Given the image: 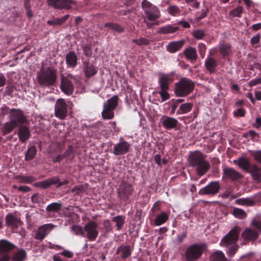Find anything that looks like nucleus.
<instances>
[{
    "mask_svg": "<svg viewBox=\"0 0 261 261\" xmlns=\"http://www.w3.org/2000/svg\"><path fill=\"white\" fill-rule=\"evenodd\" d=\"M10 120L17 126L25 123L27 121L22 112L19 110H11L10 114Z\"/></svg>",
    "mask_w": 261,
    "mask_h": 261,
    "instance_id": "nucleus-16",
    "label": "nucleus"
},
{
    "mask_svg": "<svg viewBox=\"0 0 261 261\" xmlns=\"http://www.w3.org/2000/svg\"><path fill=\"white\" fill-rule=\"evenodd\" d=\"M118 196L121 200L126 201L132 195L133 188L132 185L126 182H122L118 188Z\"/></svg>",
    "mask_w": 261,
    "mask_h": 261,
    "instance_id": "nucleus-11",
    "label": "nucleus"
},
{
    "mask_svg": "<svg viewBox=\"0 0 261 261\" xmlns=\"http://www.w3.org/2000/svg\"><path fill=\"white\" fill-rule=\"evenodd\" d=\"M240 229L236 227L231 229L225 235L220 242V245L227 247L230 245H234L239 239Z\"/></svg>",
    "mask_w": 261,
    "mask_h": 261,
    "instance_id": "nucleus-8",
    "label": "nucleus"
},
{
    "mask_svg": "<svg viewBox=\"0 0 261 261\" xmlns=\"http://www.w3.org/2000/svg\"><path fill=\"white\" fill-rule=\"evenodd\" d=\"M15 248H16L15 245L6 240L0 241V249L4 252H9Z\"/></svg>",
    "mask_w": 261,
    "mask_h": 261,
    "instance_id": "nucleus-30",
    "label": "nucleus"
},
{
    "mask_svg": "<svg viewBox=\"0 0 261 261\" xmlns=\"http://www.w3.org/2000/svg\"><path fill=\"white\" fill-rule=\"evenodd\" d=\"M179 28L178 27H174L170 24H168L163 27H160L157 31L158 34H172L178 31Z\"/></svg>",
    "mask_w": 261,
    "mask_h": 261,
    "instance_id": "nucleus-24",
    "label": "nucleus"
},
{
    "mask_svg": "<svg viewBox=\"0 0 261 261\" xmlns=\"http://www.w3.org/2000/svg\"><path fill=\"white\" fill-rule=\"evenodd\" d=\"M37 152L36 147L32 146L29 147L27 150L25 155V160L27 161H31L35 156Z\"/></svg>",
    "mask_w": 261,
    "mask_h": 261,
    "instance_id": "nucleus-42",
    "label": "nucleus"
},
{
    "mask_svg": "<svg viewBox=\"0 0 261 261\" xmlns=\"http://www.w3.org/2000/svg\"><path fill=\"white\" fill-rule=\"evenodd\" d=\"M84 188L82 186L74 187L71 190L72 192L75 193L77 195H79L80 193L84 192Z\"/></svg>",
    "mask_w": 261,
    "mask_h": 261,
    "instance_id": "nucleus-58",
    "label": "nucleus"
},
{
    "mask_svg": "<svg viewBox=\"0 0 261 261\" xmlns=\"http://www.w3.org/2000/svg\"><path fill=\"white\" fill-rule=\"evenodd\" d=\"M210 261H227V260L222 251H217L211 255Z\"/></svg>",
    "mask_w": 261,
    "mask_h": 261,
    "instance_id": "nucleus-33",
    "label": "nucleus"
},
{
    "mask_svg": "<svg viewBox=\"0 0 261 261\" xmlns=\"http://www.w3.org/2000/svg\"><path fill=\"white\" fill-rule=\"evenodd\" d=\"M16 126H17L10 120L9 122H6L4 124L2 128V132L4 135H6L11 133Z\"/></svg>",
    "mask_w": 261,
    "mask_h": 261,
    "instance_id": "nucleus-41",
    "label": "nucleus"
},
{
    "mask_svg": "<svg viewBox=\"0 0 261 261\" xmlns=\"http://www.w3.org/2000/svg\"><path fill=\"white\" fill-rule=\"evenodd\" d=\"M220 189V184L218 181H212L205 187L201 189L198 194L201 195L217 194Z\"/></svg>",
    "mask_w": 261,
    "mask_h": 261,
    "instance_id": "nucleus-13",
    "label": "nucleus"
},
{
    "mask_svg": "<svg viewBox=\"0 0 261 261\" xmlns=\"http://www.w3.org/2000/svg\"><path fill=\"white\" fill-rule=\"evenodd\" d=\"M185 43L183 40L170 42L166 47L167 50L171 53H174L179 50Z\"/></svg>",
    "mask_w": 261,
    "mask_h": 261,
    "instance_id": "nucleus-21",
    "label": "nucleus"
},
{
    "mask_svg": "<svg viewBox=\"0 0 261 261\" xmlns=\"http://www.w3.org/2000/svg\"><path fill=\"white\" fill-rule=\"evenodd\" d=\"M77 57L74 52H69L67 54L66 61L67 65L71 67H74L77 64Z\"/></svg>",
    "mask_w": 261,
    "mask_h": 261,
    "instance_id": "nucleus-29",
    "label": "nucleus"
},
{
    "mask_svg": "<svg viewBox=\"0 0 261 261\" xmlns=\"http://www.w3.org/2000/svg\"><path fill=\"white\" fill-rule=\"evenodd\" d=\"M69 17V14H67L61 18H56L47 21V23L51 25H61L64 23Z\"/></svg>",
    "mask_w": 261,
    "mask_h": 261,
    "instance_id": "nucleus-37",
    "label": "nucleus"
},
{
    "mask_svg": "<svg viewBox=\"0 0 261 261\" xmlns=\"http://www.w3.org/2000/svg\"><path fill=\"white\" fill-rule=\"evenodd\" d=\"M261 84V77L256 78L250 81L249 83V86L250 87Z\"/></svg>",
    "mask_w": 261,
    "mask_h": 261,
    "instance_id": "nucleus-60",
    "label": "nucleus"
},
{
    "mask_svg": "<svg viewBox=\"0 0 261 261\" xmlns=\"http://www.w3.org/2000/svg\"><path fill=\"white\" fill-rule=\"evenodd\" d=\"M68 183V181L67 180L60 182L59 178L56 176L38 182L36 183V185L43 189H46L53 185H57V187H60L63 185H67Z\"/></svg>",
    "mask_w": 261,
    "mask_h": 261,
    "instance_id": "nucleus-14",
    "label": "nucleus"
},
{
    "mask_svg": "<svg viewBox=\"0 0 261 261\" xmlns=\"http://www.w3.org/2000/svg\"><path fill=\"white\" fill-rule=\"evenodd\" d=\"M260 40V36L259 35L254 36L251 39V43L252 44H255L259 42Z\"/></svg>",
    "mask_w": 261,
    "mask_h": 261,
    "instance_id": "nucleus-62",
    "label": "nucleus"
},
{
    "mask_svg": "<svg viewBox=\"0 0 261 261\" xmlns=\"http://www.w3.org/2000/svg\"><path fill=\"white\" fill-rule=\"evenodd\" d=\"M37 79L39 84L41 86L50 87L54 86L56 84L57 79L56 70L49 68L46 69H42L38 72Z\"/></svg>",
    "mask_w": 261,
    "mask_h": 261,
    "instance_id": "nucleus-2",
    "label": "nucleus"
},
{
    "mask_svg": "<svg viewBox=\"0 0 261 261\" xmlns=\"http://www.w3.org/2000/svg\"><path fill=\"white\" fill-rule=\"evenodd\" d=\"M188 160L192 167H197L196 172L200 176L205 174L211 168L210 163L205 160V155L199 151L192 152Z\"/></svg>",
    "mask_w": 261,
    "mask_h": 261,
    "instance_id": "nucleus-1",
    "label": "nucleus"
},
{
    "mask_svg": "<svg viewBox=\"0 0 261 261\" xmlns=\"http://www.w3.org/2000/svg\"><path fill=\"white\" fill-rule=\"evenodd\" d=\"M133 42L137 44V45H147L149 44V41L145 38L141 37L139 39H133Z\"/></svg>",
    "mask_w": 261,
    "mask_h": 261,
    "instance_id": "nucleus-48",
    "label": "nucleus"
},
{
    "mask_svg": "<svg viewBox=\"0 0 261 261\" xmlns=\"http://www.w3.org/2000/svg\"><path fill=\"white\" fill-rule=\"evenodd\" d=\"M62 207V204L59 202H53L48 205L46 208V211L48 212H55L60 210Z\"/></svg>",
    "mask_w": 261,
    "mask_h": 261,
    "instance_id": "nucleus-44",
    "label": "nucleus"
},
{
    "mask_svg": "<svg viewBox=\"0 0 261 261\" xmlns=\"http://www.w3.org/2000/svg\"><path fill=\"white\" fill-rule=\"evenodd\" d=\"M98 225L97 223L94 221L88 222L84 227V237H86L89 241H94L98 236V230L97 229Z\"/></svg>",
    "mask_w": 261,
    "mask_h": 261,
    "instance_id": "nucleus-9",
    "label": "nucleus"
},
{
    "mask_svg": "<svg viewBox=\"0 0 261 261\" xmlns=\"http://www.w3.org/2000/svg\"><path fill=\"white\" fill-rule=\"evenodd\" d=\"M41 198L38 193L34 194L31 197L32 202L35 204H39Z\"/></svg>",
    "mask_w": 261,
    "mask_h": 261,
    "instance_id": "nucleus-52",
    "label": "nucleus"
},
{
    "mask_svg": "<svg viewBox=\"0 0 261 261\" xmlns=\"http://www.w3.org/2000/svg\"><path fill=\"white\" fill-rule=\"evenodd\" d=\"M252 156L255 161L261 163V150L254 151L252 153Z\"/></svg>",
    "mask_w": 261,
    "mask_h": 261,
    "instance_id": "nucleus-53",
    "label": "nucleus"
},
{
    "mask_svg": "<svg viewBox=\"0 0 261 261\" xmlns=\"http://www.w3.org/2000/svg\"><path fill=\"white\" fill-rule=\"evenodd\" d=\"M120 142L114 146L113 153L115 155H123L129 151L130 144L124 141L122 137L120 138Z\"/></svg>",
    "mask_w": 261,
    "mask_h": 261,
    "instance_id": "nucleus-15",
    "label": "nucleus"
},
{
    "mask_svg": "<svg viewBox=\"0 0 261 261\" xmlns=\"http://www.w3.org/2000/svg\"><path fill=\"white\" fill-rule=\"evenodd\" d=\"M142 8L148 20H155L160 17L159 8L147 0H143L141 3Z\"/></svg>",
    "mask_w": 261,
    "mask_h": 261,
    "instance_id": "nucleus-6",
    "label": "nucleus"
},
{
    "mask_svg": "<svg viewBox=\"0 0 261 261\" xmlns=\"http://www.w3.org/2000/svg\"><path fill=\"white\" fill-rule=\"evenodd\" d=\"M118 97L114 95L103 103V108L101 112V116L103 119H111L114 117L113 112L118 106Z\"/></svg>",
    "mask_w": 261,
    "mask_h": 261,
    "instance_id": "nucleus-5",
    "label": "nucleus"
},
{
    "mask_svg": "<svg viewBox=\"0 0 261 261\" xmlns=\"http://www.w3.org/2000/svg\"><path fill=\"white\" fill-rule=\"evenodd\" d=\"M251 225L257 229L261 233V221L253 220Z\"/></svg>",
    "mask_w": 261,
    "mask_h": 261,
    "instance_id": "nucleus-59",
    "label": "nucleus"
},
{
    "mask_svg": "<svg viewBox=\"0 0 261 261\" xmlns=\"http://www.w3.org/2000/svg\"><path fill=\"white\" fill-rule=\"evenodd\" d=\"M258 233L255 230L250 228H246L242 233L241 237L246 241H253L258 238Z\"/></svg>",
    "mask_w": 261,
    "mask_h": 261,
    "instance_id": "nucleus-19",
    "label": "nucleus"
},
{
    "mask_svg": "<svg viewBox=\"0 0 261 261\" xmlns=\"http://www.w3.org/2000/svg\"><path fill=\"white\" fill-rule=\"evenodd\" d=\"M6 79L3 74L0 73V87L4 86L6 84Z\"/></svg>",
    "mask_w": 261,
    "mask_h": 261,
    "instance_id": "nucleus-64",
    "label": "nucleus"
},
{
    "mask_svg": "<svg viewBox=\"0 0 261 261\" xmlns=\"http://www.w3.org/2000/svg\"><path fill=\"white\" fill-rule=\"evenodd\" d=\"M193 35L197 39H201L204 36L205 33L203 30H197L193 32Z\"/></svg>",
    "mask_w": 261,
    "mask_h": 261,
    "instance_id": "nucleus-51",
    "label": "nucleus"
},
{
    "mask_svg": "<svg viewBox=\"0 0 261 261\" xmlns=\"http://www.w3.org/2000/svg\"><path fill=\"white\" fill-rule=\"evenodd\" d=\"M27 253L23 249H20L14 253L11 258V261H23L26 257Z\"/></svg>",
    "mask_w": 261,
    "mask_h": 261,
    "instance_id": "nucleus-34",
    "label": "nucleus"
},
{
    "mask_svg": "<svg viewBox=\"0 0 261 261\" xmlns=\"http://www.w3.org/2000/svg\"><path fill=\"white\" fill-rule=\"evenodd\" d=\"M223 177L228 178L232 181H237L242 178V175L234 169L225 167L223 169Z\"/></svg>",
    "mask_w": 261,
    "mask_h": 261,
    "instance_id": "nucleus-18",
    "label": "nucleus"
},
{
    "mask_svg": "<svg viewBox=\"0 0 261 261\" xmlns=\"http://www.w3.org/2000/svg\"><path fill=\"white\" fill-rule=\"evenodd\" d=\"M179 11V7L175 5L171 6L168 9L169 14L173 16L176 15Z\"/></svg>",
    "mask_w": 261,
    "mask_h": 261,
    "instance_id": "nucleus-50",
    "label": "nucleus"
},
{
    "mask_svg": "<svg viewBox=\"0 0 261 261\" xmlns=\"http://www.w3.org/2000/svg\"><path fill=\"white\" fill-rule=\"evenodd\" d=\"M172 82V77L168 74H161L159 78V84L161 89H169V85Z\"/></svg>",
    "mask_w": 261,
    "mask_h": 261,
    "instance_id": "nucleus-20",
    "label": "nucleus"
},
{
    "mask_svg": "<svg viewBox=\"0 0 261 261\" xmlns=\"http://www.w3.org/2000/svg\"><path fill=\"white\" fill-rule=\"evenodd\" d=\"M7 224L12 228H16L21 225L19 219L12 214L7 215L6 218Z\"/></svg>",
    "mask_w": 261,
    "mask_h": 261,
    "instance_id": "nucleus-26",
    "label": "nucleus"
},
{
    "mask_svg": "<svg viewBox=\"0 0 261 261\" xmlns=\"http://www.w3.org/2000/svg\"><path fill=\"white\" fill-rule=\"evenodd\" d=\"M233 216L239 219H244L247 217L246 213L242 209L234 208L232 211Z\"/></svg>",
    "mask_w": 261,
    "mask_h": 261,
    "instance_id": "nucleus-45",
    "label": "nucleus"
},
{
    "mask_svg": "<svg viewBox=\"0 0 261 261\" xmlns=\"http://www.w3.org/2000/svg\"><path fill=\"white\" fill-rule=\"evenodd\" d=\"M121 253V257L122 258H126L129 257L131 254V251L129 247L125 246H120L116 250V254Z\"/></svg>",
    "mask_w": 261,
    "mask_h": 261,
    "instance_id": "nucleus-35",
    "label": "nucleus"
},
{
    "mask_svg": "<svg viewBox=\"0 0 261 261\" xmlns=\"http://www.w3.org/2000/svg\"><path fill=\"white\" fill-rule=\"evenodd\" d=\"M178 121L175 118L166 117L162 121L163 126L166 129H171L177 126Z\"/></svg>",
    "mask_w": 261,
    "mask_h": 261,
    "instance_id": "nucleus-25",
    "label": "nucleus"
},
{
    "mask_svg": "<svg viewBox=\"0 0 261 261\" xmlns=\"http://www.w3.org/2000/svg\"><path fill=\"white\" fill-rule=\"evenodd\" d=\"M61 254L67 258H71L73 256L72 252L65 249L63 250Z\"/></svg>",
    "mask_w": 261,
    "mask_h": 261,
    "instance_id": "nucleus-61",
    "label": "nucleus"
},
{
    "mask_svg": "<svg viewBox=\"0 0 261 261\" xmlns=\"http://www.w3.org/2000/svg\"><path fill=\"white\" fill-rule=\"evenodd\" d=\"M168 218V215L166 213H162L156 217L154 222L155 225L156 226L161 225L165 223Z\"/></svg>",
    "mask_w": 261,
    "mask_h": 261,
    "instance_id": "nucleus-39",
    "label": "nucleus"
},
{
    "mask_svg": "<svg viewBox=\"0 0 261 261\" xmlns=\"http://www.w3.org/2000/svg\"><path fill=\"white\" fill-rule=\"evenodd\" d=\"M112 30H113L116 32L121 33H122L123 32H124V29L122 27H121L119 24L114 23Z\"/></svg>",
    "mask_w": 261,
    "mask_h": 261,
    "instance_id": "nucleus-55",
    "label": "nucleus"
},
{
    "mask_svg": "<svg viewBox=\"0 0 261 261\" xmlns=\"http://www.w3.org/2000/svg\"><path fill=\"white\" fill-rule=\"evenodd\" d=\"M187 4L191 5L192 7L198 8L199 7V3L197 0H185Z\"/></svg>",
    "mask_w": 261,
    "mask_h": 261,
    "instance_id": "nucleus-57",
    "label": "nucleus"
},
{
    "mask_svg": "<svg viewBox=\"0 0 261 261\" xmlns=\"http://www.w3.org/2000/svg\"><path fill=\"white\" fill-rule=\"evenodd\" d=\"M233 115L235 117H243L245 115V110L243 108H240L233 112Z\"/></svg>",
    "mask_w": 261,
    "mask_h": 261,
    "instance_id": "nucleus-56",
    "label": "nucleus"
},
{
    "mask_svg": "<svg viewBox=\"0 0 261 261\" xmlns=\"http://www.w3.org/2000/svg\"><path fill=\"white\" fill-rule=\"evenodd\" d=\"M71 231L75 235L84 236V230L80 225H74L71 228Z\"/></svg>",
    "mask_w": 261,
    "mask_h": 261,
    "instance_id": "nucleus-47",
    "label": "nucleus"
},
{
    "mask_svg": "<svg viewBox=\"0 0 261 261\" xmlns=\"http://www.w3.org/2000/svg\"><path fill=\"white\" fill-rule=\"evenodd\" d=\"M234 163H238V165L246 172H249L250 164L249 161L246 158H239L237 161L234 160Z\"/></svg>",
    "mask_w": 261,
    "mask_h": 261,
    "instance_id": "nucleus-27",
    "label": "nucleus"
},
{
    "mask_svg": "<svg viewBox=\"0 0 261 261\" xmlns=\"http://www.w3.org/2000/svg\"><path fill=\"white\" fill-rule=\"evenodd\" d=\"M60 89L61 91L67 95H71L74 91V86L73 84V81L75 80V77L69 74L67 76L61 74Z\"/></svg>",
    "mask_w": 261,
    "mask_h": 261,
    "instance_id": "nucleus-7",
    "label": "nucleus"
},
{
    "mask_svg": "<svg viewBox=\"0 0 261 261\" xmlns=\"http://www.w3.org/2000/svg\"><path fill=\"white\" fill-rule=\"evenodd\" d=\"M239 248V246L234 244L232 245V246L229 248V249L228 250L227 253L228 255L231 256L235 254L236 251Z\"/></svg>",
    "mask_w": 261,
    "mask_h": 261,
    "instance_id": "nucleus-54",
    "label": "nucleus"
},
{
    "mask_svg": "<svg viewBox=\"0 0 261 261\" xmlns=\"http://www.w3.org/2000/svg\"><path fill=\"white\" fill-rule=\"evenodd\" d=\"M168 90L169 89H161L158 92L163 101H166L170 98V95L168 92Z\"/></svg>",
    "mask_w": 261,
    "mask_h": 261,
    "instance_id": "nucleus-49",
    "label": "nucleus"
},
{
    "mask_svg": "<svg viewBox=\"0 0 261 261\" xmlns=\"http://www.w3.org/2000/svg\"><path fill=\"white\" fill-rule=\"evenodd\" d=\"M55 227V226L51 223L45 224L40 226L35 231L34 238L42 241Z\"/></svg>",
    "mask_w": 261,
    "mask_h": 261,
    "instance_id": "nucleus-12",
    "label": "nucleus"
},
{
    "mask_svg": "<svg viewBox=\"0 0 261 261\" xmlns=\"http://www.w3.org/2000/svg\"><path fill=\"white\" fill-rule=\"evenodd\" d=\"M186 58L192 61H195L197 58V51L195 48L190 47L185 49L183 52Z\"/></svg>",
    "mask_w": 261,
    "mask_h": 261,
    "instance_id": "nucleus-28",
    "label": "nucleus"
},
{
    "mask_svg": "<svg viewBox=\"0 0 261 261\" xmlns=\"http://www.w3.org/2000/svg\"><path fill=\"white\" fill-rule=\"evenodd\" d=\"M243 7L242 6H238L236 8L229 11V15L231 17H241V14L243 13Z\"/></svg>",
    "mask_w": 261,
    "mask_h": 261,
    "instance_id": "nucleus-46",
    "label": "nucleus"
},
{
    "mask_svg": "<svg viewBox=\"0 0 261 261\" xmlns=\"http://www.w3.org/2000/svg\"><path fill=\"white\" fill-rule=\"evenodd\" d=\"M249 173L254 180L257 182H261V168L258 167L255 164H253L250 167Z\"/></svg>",
    "mask_w": 261,
    "mask_h": 261,
    "instance_id": "nucleus-23",
    "label": "nucleus"
},
{
    "mask_svg": "<svg viewBox=\"0 0 261 261\" xmlns=\"http://www.w3.org/2000/svg\"><path fill=\"white\" fill-rule=\"evenodd\" d=\"M236 203L238 205L253 206L255 204V200L251 197H247L245 198H240L236 200Z\"/></svg>",
    "mask_w": 261,
    "mask_h": 261,
    "instance_id": "nucleus-36",
    "label": "nucleus"
},
{
    "mask_svg": "<svg viewBox=\"0 0 261 261\" xmlns=\"http://www.w3.org/2000/svg\"><path fill=\"white\" fill-rule=\"evenodd\" d=\"M192 108V105L191 103H185L180 105L179 109L177 111L179 114H185L189 112Z\"/></svg>",
    "mask_w": 261,
    "mask_h": 261,
    "instance_id": "nucleus-43",
    "label": "nucleus"
},
{
    "mask_svg": "<svg viewBox=\"0 0 261 261\" xmlns=\"http://www.w3.org/2000/svg\"><path fill=\"white\" fill-rule=\"evenodd\" d=\"M154 160L158 165L161 166L162 165L161 158L160 154H155L154 156Z\"/></svg>",
    "mask_w": 261,
    "mask_h": 261,
    "instance_id": "nucleus-63",
    "label": "nucleus"
},
{
    "mask_svg": "<svg viewBox=\"0 0 261 261\" xmlns=\"http://www.w3.org/2000/svg\"><path fill=\"white\" fill-rule=\"evenodd\" d=\"M207 245L204 243L194 244L190 245L185 253L187 261H195L198 259L206 249Z\"/></svg>",
    "mask_w": 261,
    "mask_h": 261,
    "instance_id": "nucleus-3",
    "label": "nucleus"
},
{
    "mask_svg": "<svg viewBox=\"0 0 261 261\" xmlns=\"http://www.w3.org/2000/svg\"><path fill=\"white\" fill-rule=\"evenodd\" d=\"M194 88V83L188 78H182L176 84L175 94L179 97H184L191 93Z\"/></svg>",
    "mask_w": 261,
    "mask_h": 261,
    "instance_id": "nucleus-4",
    "label": "nucleus"
},
{
    "mask_svg": "<svg viewBox=\"0 0 261 261\" xmlns=\"http://www.w3.org/2000/svg\"><path fill=\"white\" fill-rule=\"evenodd\" d=\"M30 131L28 127L21 126L19 128L18 137L21 142H25L30 137Z\"/></svg>",
    "mask_w": 261,
    "mask_h": 261,
    "instance_id": "nucleus-22",
    "label": "nucleus"
},
{
    "mask_svg": "<svg viewBox=\"0 0 261 261\" xmlns=\"http://www.w3.org/2000/svg\"><path fill=\"white\" fill-rule=\"evenodd\" d=\"M112 220L116 223L117 229L119 230L122 228L124 224L125 217L120 215L117 216L113 217Z\"/></svg>",
    "mask_w": 261,
    "mask_h": 261,
    "instance_id": "nucleus-40",
    "label": "nucleus"
},
{
    "mask_svg": "<svg viewBox=\"0 0 261 261\" xmlns=\"http://www.w3.org/2000/svg\"><path fill=\"white\" fill-rule=\"evenodd\" d=\"M219 51L223 57L228 56L231 53V45L228 43H221L219 46Z\"/></svg>",
    "mask_w": 261,
    "mask_h": 261,
    "instance_id": "nucleus-32",
    "label": "nucleus"
},
{
    "mask_svg": "<svg viewBox=\"0 0 261 261\" xmlns=\"http://www.w3.org/2000/svg\"><path fill=\"white\" fill-rule=\"evenodd\" d=\"M49 6L57 9H70V5L74 4L72 0H47Z\"/></svg>",
    "mask_w": 261,
    "mask_h": 261,
    "instance_id": "nucleus-17",
    "label": "nucleus"
},
{
    "mask_svg": "<svg viewBox=\"0 0 261 261\" xmlns=\"http://www.w3.org/2000/svg\"><path fill=\"white\" fill-rule=\"evenodd\" d=\"M68 113V105L63 98L57 99L55 106V115L60 119H64Z\"/></svg>",
    "mask_w": 261,
    "mask_h": 261,
    "instance_id": "nucleus-10",
    "label": "nucleus"
},
{
    "mask_svg": "<svg viewBox=\"0 0 261 261\" xmlns=\"http://www.w3.org/2000/svg\"><path fill=\"white\" fill-rule=\"evenodd\" d=\"M84 72L85 76L87 77H89L95 74L97 72V70L93 65L86 63Z\"/></svg>",
    "mask_w": 261,
    "mask_h": 261,
    "instance_id": "nucleus-38",
    "label": "nucleus"
},
{
    "mask_svg": "<svg viewBox=\"0 0 261 261\" xmlns=\"http://www.w3.org/2000/svg\"><path fill=\"white\" fill-rule=\"evenodd\" d=\"M205 66L210 73H214L217 66V62L214 58H208L205 61Z\"/></svg>",
    "mask_w": 261,
    "mask_h": 261,
    "instance_id": "nucleus-31",
    "label": "nucleus"
}]
</instances>
